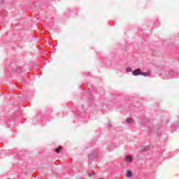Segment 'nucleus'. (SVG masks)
<instances>
[{
    "label": "nucleus",
    "instance_id": "obj_1",
    "mask_svg": "<svg viewBox=\"0 0 179 179\" xmlns=\"http://www.w3.org/2000/svg\"><path fill=\"white\" fill-rule=\"evenodd\" d=\"M141 69H138L132 71V75H134V76H139V75H141Z\"/></svg>",
    "mask_w": 179,
    "mask_h": 179
},
{
    "label": "nucleus",
    "instance_id": "obj_2",
    "mask_svg": "<svg viewBox=\"0 0 179 179\" xmlns=\"http://www.w3.org/2000/svg\"><path fill=\"white\" fill-rule=\"evenodd\" d=\"M140 75H141V76H150V72H142V71H141Z\"/></svg>",
    "mask_w": 179,
    "mask_h": 179
},
{
    "label": "nucleus",
    "instance_id": "obj_3",
    "mask_svg": "<svg viewBox=\"0 0 179 179\" xmlns=\"http://www.w3.org/2000/svg\"><path fill=\"white\" fill-rule=\"evenodd\" d=\"M130 177H132V172L131 171H127V178H129Z\"/></svg>",
    "mask_w": 179,
    "mask_h": 179
},
{
    "label": "nucleus",
    "instance_id": "obj_4",
    "mask_svg": "<svg viewBox=\"0 0 179 179\" xmlns=\"http://www.w3.org/2000/svg\"><path fill=\"white\" fill-rule=\"evenodd\" d=\"M126 160L129 163H131L132 162V157H131V156H127V157H126Z\"/></svg>",
    "mask_w": 179,
    "mask_h": 179
},
{
    "label": "nucleus",
    "instance_id": "obj_5",
    "mask_svg": "<svg viewBox=\"0 0 179 179\" xmlns=\"http://www.w3.org/2000/svg\"><path fill=\"white\" fill-rule=\"evenodd\" d=\"M61 150H62V147H59L55 149L56 153H59V152H61Z\"/></svg>",
    "mask_w": 179,
    "mask_h": 179
},
{
    "label": "nucleus",
    "instance_id": "obj_6",
    "mask_svg": "<svg viewBox=\"0 0 179 179\" xmlns=\"http://www.w3.org/2000/svg\"><path fill=\"white\" fill-rule=\"evenodd\" d=\"M127 122H128L129 124H131V122H134V119H131V118H128L127 119Z\"/></svg>",
    "mask_w": 179,
    "mask_h": 179
},
{
    "label": "nucleus",
    "instance_id": "obj_7",
    "mask_svg": "<svg viewBox=\"0 0 179 179\" xmlns=\"http://www.w3.org/2000/svg\"><path fill=\"white\" fill-rule=\"evenodd\" d=\"M127 72H132V69H131V67H128L127 69Z\"/></svg>",
    "mask_w": 179,
    "mask_h": 179
},
{
    "label": "nucleus",
    "instance_id": "obj_8",
    "mask_svg": "<svg viewBox=\"0 0 179 179\" xmlns=\"http://www.w3.org/2000/svg\"><path fill=\"white\" fill-rule=\"evenodd\" d=\"M93 176H94V173H88V177H93Z\"/></svg>",
    "mask_w": 179,
    "mask_h": 179
},
{
    "label": "nucleus",
    "instance_id": "obj_9",
    "mask_svg": "<svg viewBox=\"0 0 179 179\" xmlns=\"http://www.w3.org/2000/svg\"><path fill=\"white\" fill-rule=\"evenodd\" d=\"M101 179H103V178H101Z\"/></svg>",
    "mask_w": 179,
    "mask_h": 179
}]
</instances>
